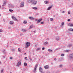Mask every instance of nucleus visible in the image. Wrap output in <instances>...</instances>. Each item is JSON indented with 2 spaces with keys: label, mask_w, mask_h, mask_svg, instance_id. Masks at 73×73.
Wrapping results in <instances>:
<instances>
[{
  "label": "nucleus",
  "mask_w": 73,
  "mask_h": 73,
  "mask_svg": "<svg viewBox=\"0 0 73 73\" xmlns=\"http://www.w3.org/2000/svg\"><path fill=\"white\" fill-rule=\"evenodd\" d=\"M10 59L11 60H12V59H13V58H12V57H10Z\"/></svg>",
  "instance_id": "37"
},
{
  "label": "nucleus",
  "mask_w": 73,
  "mask_h": 73,
  "mask_svg": "<svg viewBox=\"0 0 73 73\" xmlns=\"http://www.w3.org/2000/svg\"><path fill=\"white\" fill-rule=\"evenodd\" d=\"M33 9H34L36 10V9H37V7H33Z\"/></svg>",
  "instance_id": "27"
},
{
  "label": "nucleus",
  "mask_w": 73,
  "mask_h": 73,
  "mask_svg": "<svg viewBox=\"0 0 73 73\" xmlns=\"http://www.w3.org/2000/svg\"><path fill=\"white\" fill-rule=\"evenodd\" d=\"M44 68L46 69H48L49 68V66L48 65H46L44 66Z\"/></svg>",
  "instance_id": "6"
},
{
  "label": "nucleus",
  "mask_w": 73,
  "mask_h": 73,
  "mask_svg": "<svg viewBox=\"0 0 73 73\" xmlns=\"http://www.w3.org/2000/svg\"><path fill=\"white\" fill-rule=\"evenodd\" d=\"M1 72H3V69H2V70H1Z\"/></svg>",
  "instance_id": "41"
},
{
  "label": "nucleus",
  "mask_w": 73,
  "mask_h": 73,
  "mask_svg": "<svg viewBox=\"0 0 73 73\" xmlns=\"http://www.w3.org/2000/svg\"><path fill=\"white\" fill-rule=\"evenodd\" d=\"M44 3H45V4H48V1H45L44 2Z\"/></svg>",
  "instance_id": "21"
},
{
  "label": "nucleus",
  "mask_w": 73,
  "mask_h": 73,
  "mask_svg": "<svg viewBox=\"0 0 73 73\" xmlns=\"http://www.w3.org/2000/svg\"><path fill=\"white\" fill-rule=\"evenodd\" d=\"M56 38L57 41H58V40H59V37L57 36Z\"/></svg>",
  "instance_id": "18"
},
{
  "label": "nucleus",
  "mask_w": 73,
  "mask_h": 73,
  "mask_svg": "<svg viewBox=\"0 0 73 73\" xmlns=\"http://www.w3.org/2000/svg\"><path fill=\"white\" fill-rule=\"evenodd\" d=\"M24 65L25 66H26L27 65V64L26 62H25L24 64Z\"/></svg>",
  "instance_id": "24"
},
{
  "label": "nucleus",
  "mask_w": 73,
  "mask_h": 73,
  "mask_svg": "<svg viewBox=\"0 0 73 73\" xmlns=\"http://www.w3.org/2000/svg\"><path fill=\"white\" fill-rule=\"evenodd\" d=\"M46 40H49V38H47Z\"/></svg>",
  "instance_id": "51"
},
{
  "label": "nucleus",
  "mask_w": 73,
  "mask_h": 73,
  "mask_svg": "<svg viewBox=\"0 0 73 73\" xmlns=\"http://www.w3.org/2000/svg\"><path fill=\"white\" fill-rule=\"evenodd\" d=\"M11 50H12V51H13L14 52V51H15V50L14 49H11Z\"/></svg>",
  "instance_id": "39"
},
{
  "label": "nucleus",
  "mask_w": 73,
  "mask_h": 73,
  "mask_svg": "<svg viewBox=\"0 0 73 73\" xmlns=\"http://www.w3.org/2000/svg\"><path fill=\"white\" fill-rule=\"evenodd\" d=\"M50 21H53V19L52 18H50Z\"/></svg>",
  "instance_id": "25"
},
{
  "label": "nucleus",
  "mask_w": 73,
  "mask_h": 73,
  "mask_svg": "<svg viewBox=\"0 0 73 73\" xmlns=\"http://www.w3.org/2000/svg\"><path fill=\"white\" fill-rule=\"evenodd\" d=\"M47 73H50L49 72H47Z\"/></svg>",
  "instance_id": "50"
},
{
  "label": "nucleus",
  "mask_w": 73,
  "mask_h": 73,
  "mask_svg": "<svg viewBox=\"0 0 73 73\" xmlns=\"http://www.w3.org/2000/svg\"><path fill=\"white\" fill-rule=\"evenodd\" d=\"M27 58V57H25V59H26V58Z\"/></svg>",
  "instance_id": "47"
},
{
  "label": "nucleus",
  "mask_w": 73,
  "mask_h": 73,
  "mask_svg": "<svg viewBox=\"0 0 73 73\" xmlns=\"http://www.w3.org/2000/svg\"><path fill=\"white\" fill-rule=\"evenodd\" d=\"M36 31H34V33H36Z\"/></svg>",
  "instance_id": "49"
},
{
  "label": "nucleus",
  "mask_w": 73,
  "mask_h": 73,
  "mask_svg": "<svg viewBox=\"0 0 73 73\" xmlns=\"http://www.w3.org/2000/svg\"><path fill=\"white\" fill-rule=\"evenodd\" d=\"M9 12H13V10L12 9H10L9 10Z\"/></svg>",
  "instance_id": "35"
},
{
  "label": "nucleus",
  "mask_w": 73,
  "mask_h": 73,
  "mask_svg": "<svg viewBox=\"0 0 73 73\" xmlns=\"http://www.w3.org/2000/svg\"><path fill=\"white\" fill-rule=\"evenodd\" d=\"M22 31L23 32H26V30L24 29H22Z\"/></svg>",
  "instance_id": "19"
},
{
  "label": "nucleus",
  "mask_w": 73,
  "mask_h": 73,
  "mask_svg": "<svg viewBox=\"0 0 73 73\" xmlns=\"http://www.w3.org/2000/svg\"><path fill=\"white\" fill-rule=\"evenodd\" d=\"M0 16H1V15L0 14Z\"/></svg>",
  "instance_id": "55"
},
{
  "label": "nucleus",
  "mask_w": 73,
  "mask_h": 73,
  "mask_svg": "<svg viewBox=\"0 0 73 73\" xmlns=\"http://www.w3.org/2000/svg\"><path fill=\"white\" fill-rule=\"evenodd\" d=\"M33 0H28V2L29 3H32V1Z\"/></svg>",
  "instance_id": "10"
},
{
  "label": "nucleus",
  "mask_w": 73,
  "mask_h": 73,
  "mask_svg": "<svg viewBox=\"0 0 73 73\" xmlns=\"http://www.w3.org/2000/svg\"><path fill=\"white\" fill-rule=\"evenodd\" d=\"M48 51H49V52H51L52 51V50L50 49H48Z\"/></svg>",
  "instance_id": "34"
},
{
  "label": "nucleus",
  "mask_w": 73,
  "mask_h": 73,
  "mask_svg": "<svg viewBox=\"0 0 73 73\" xmlns=\"http://www.w3.org/2000/svg\"><path fill=\"white\" fill-rule=\"evenodd\" d=\"M29 19H31V20H35V18L32 17H29Z\"/></svg>",
  "instance_id": "11"
},
{
  "label": "nucleus",
  "mask_w": 73,
  "mask_h": 73,
  "mask_svg": "<svg viewBox=\"0 0 73 73\" xmlns=\"http://www.w3.org/2000/svg\"><path fill=\"white\" fill-rule=\"evenodd\" d=\"M52 8V6H51L49 7L47 9V10H48V11H49V10H50V8Z\"/></svg>",
  "instance_id": "14"
},
{
  "label": "nucleus",
  "mask_w": 73,
  "mask_h": 73,
  "mask_svg": "<svg viewBox=\"0 0 73 73\" xmlns=\"http://www.w3.org/2000/svg\"><path fill=\"white\" fill-rule=\"evenodd\" d=\"M69 31H73V29H69Z\"/></svg>",
  "instance_id": "26"
},
{
  "label": "nucleus",
  "mask_w": 73,
  "mask_h": 73,
  "mask_svg": "<svg viewBox=\"0 0 73 73\" xmlns=\"http://www.w3.org/2000/svg\"><path fill=\"white\" fill-rule=\"evenodd\" d=\"M10 24H13V21H11L10 22Z\"/></svg>",
  "instance_id": "17"
},
{
  "label": "nucleus",
  "mask_w": 73,
  "mask_h": 73,
  "mask_svg": "<svg viewBox=\"0 0 73 73\" xmlns=\"http://www.w3.org/2000/svg\"><path fill=\"white\" fill-rule=\"evenodd\" d=\"M18 50L19 51V52H21V49H20V48H19L18 49Z\"/></svg>",
  "instance_id": "20"
},
{
  "label": "nucleus",
  "mask_w": 73,
  "mask_h": 73,
  "mask_svg": "<svg viewBox=\"0 0 73 73\" xmlns=\"http://www.w3.org/2000/svg\"><path fill=\"white\" fill-rule=\"evenodd\" d=\"M64 55H65V54H61V56L62 57H63V56H64Z\"/></svg>",
  "instance_id": "30"
},
{
  "label": "nucleus",
  "mask_w": 73,
  "mask_h": 73,
  "mask_svg": "<svg viewBox=\"0 0 73 73\" xmlns=\"http://www.w3.org/2000/svg\"><path fill=\"white\" fill-rule=\"evenodd\" d=\"M24 54H26V53H25Z\"/></svg>",
  "instance_id": "52"
},
{
  "label": "nucleus",
  "mask_w": 73,
  "mask_h": 73,
  "mask_svg": "<svg viewBox=\"0 0 73 73\" xmlns=\"http://www.w3.org/2000/svg\"><path fill=\"white\" fill-rule=\"evenodd\" d=\"M68 14H70V11H69L68 12Z\"/></svg>",
  "instance_id": "44"
},
{
  "label": "nucleus",
  "mask_w": 73,
  "mask_h": 73,
  "mask_svg": "<svg viewBox=\"0 0 73 73\" xmlns=\"http://www.w3.org/2000/svg\"><path fill=\"white\" fill-rule=\"evenodd\" d=\"M56 58H55L54 59V60H56Z\"/></svg>",
  "instance_id": "48"
},
{
  "label": "nucleus",
  "mask_w": 73,
  "mask_h": 73,
  "mask_svg": "<svg viewBox=\"0 0 73 73\" xmlns=\"http://www.w3.org/2000/svg\"><path fill=\"white\" fill-rule=\"evenodd\" d=\"M42 20V19H39V20H38L37 21V23H39Z\"/></svg>",
  "instance_id": "15"
},
{
  "label": "nucleus",
  "mask_w": 73,
  "mask_h": 73,
  "mask_svg": "<svg viewBox=\"0 0 73 73\" xmlns=\"http://www.w3.org/2000/svg\"><path fill=\"white\" fill-rule=\"evenodd\" d=\"M36 50H40V48H37Z\"/></svg>",
  "instance_id": "32"
},
{
  "label": "nucleus",
  "mask_w": 73,
  "mask_h": 73,
  "mask_svg": "<svg viewBox=\"0 0 73 73\" xmlns=\"http://www.w3.org/2000/svg\"><path fill=\"white\" fill-rule=\"evenodd\" d=\"M29 46H30V42H28L26 43L25 48H28V47H29Z\"/></svg>",
  "instance_id": "2"
},
{
  "label": "nucleus",
  "mask_w": 73,
  "mask_h": 73,
  "mask_svg": "<svg viewBox=\"0 0 73 73\" xmlns=\"http://www.w3.org/2000/svg\"><path fill=\"white\" fill-rule=\"evenodd\" d=\"M35 21H36L37 22V21H38V20L37 19H35Z\"/></svg>",
  "instance_id": "42"
},
{
  "label": "nucleus",
  "mask_w": 73,
  "mask_h": 73,
  "mask_svg": "<svg viewBox=\"0 0 73 73\" xmlns=\"http://www.w3.org/2000/svg\"><path fill=\"white\" fill-rule=\"evenodd\" d=\"M40 24H44V21H42V22H41V23H40Z\"/></svg>",
  "instance_id": "33"
},
{
  "label": "nucleus",
  "mask_w": 73,
  "mask_h": 73,
  "mask_svg": "<svg viewBox=\"0 0 73 73\" xmlns=\"http://www.w3.org/2000/svg\"><path fill=\"white\" fill-rule=\"evenodd\" d=\"M61 25L62 26H64V22H62Z\"/></svg>",
  "instance_id": "28"
},
{
  "label": "nucleus",
  "mask_w": 73,
  "mask_h": 73,
  "mask_svg": "<svg viewBox=\"0 0 73 73\" xmlns=\"http://www.w3.org/2000/svg\"><path fill=\"white\" fill-rule=\"evenodd\" d=\"M1 7V5H0V7Z\"/></svg>",
  "instance_id": "53"
},
{
  "label": "nucleus",
  "mask_w": 73,
  "mask_h": 73,
  "mask_svg": "<svg viewBox=\"0 0 73 73\" xmlns=\"http://www.w3.org/2000/svg\"><path fill=\"white\" fill-rule=\"evenodd\" d=\"M73 45L72 44H70L69 45H67V46L68 47H70V46H72Z\"/></svg>",
  "instance_id": "22"
},
{
  "label": "nucleus",
  "mask_w": 73,
  "mask_h": 73,
  "mask_svg": "<svg viewBox=\"0 0 73 73\" xmlns=\"http://www.w3.org/2000/svg\"><path fill=\"white\" fill-rule=\"evenodd\" d=\"M31 4L33 5H35V4H37V1L36 0H33Z\"/></svg>",
  "instance_id": "1"
},
{
  "label": "nucleus",
  "mask_w": 73,
  "mask_h": 73,
  "mask_svg": "<svg viewBox=\"0 0 73 73\" xmlns=\"http://www.w3.org/2000/svg\"><path fill=\"white\" fill-rule=\"evenodd\" d=\"M32 28H33V26H30V27H29V29H32Z\"/></svg>",
  "instance_id": "29"
},
{
  "label": "nucleus",
  "mask_w": 73,
  "mask_h": 73,
  "mask_svg": "<svg viewBox=\"0 0 73 73\" xmlns=\"http://www.w3.org/2000/svg\"><path fill=\"white\" fill-rule=\"evenodd\" d=\"M12 19H13V20H14L15 21H17V19L16 17H15L12 16Z\"/></svg>",
  "instance_id": "4"
},
{
  "label": "nucleus",
  "mask_w": 73,
  "mask_h": 73,
  "mask_svg": "<svg viewBox=\"0 0 73 73\" xmlns=\"http://www.w3.org/2000/svg\"><path fill=\"white\" fill-rule=\"evenodd\" d=\"M9 7L10 8H13L14 6L12 5H9Z\"/></svg>",
  "instance_id": "12"
},
{
  "label": "nucleus",
  "mask_w": 73,
  "mask_h": 73,
  "mask_svg": "<svg viewBox=\"0 0 73 73\" xmlns=\"http://www.w3.org/2000/svg\"><path fill=\"white\" fill-rule=\"evenodd\" d=\"M67 20L68 21H70V19H68Z\"/></svg>",
  "instance_id": "38"
},
{
  "label": "nucleus",
  "mask_w": 73,
  "mask_h": 73,
  "mask_svg": "<svg viewBox=\"0 0 73 73\" xmlns=\"http://www.w3.org/2000/svg\"><path fill=\"white\" fill-rule=\"evenodd\" d=\"M39 70L40 72H41V73H42V68L40 67L39 68Z\"/></svg>",
  "instance_id": "7"
},
{
  "label": "nucleus",
  "mask_w": 73,
  "mask_h": 73,
  "mask_svg": "<svg viewBox=\"0 0 73 73\" xmlns=\"http://www.w3.org/2000/svg\"><path fill=\"white\" fill-rule=\"evenodd\" d=\"M48 42L46 41L44 43V45H46V44H48Z\"/></svg>",
  "instance_id": "23"
},
{
  "label": "nucleus",
  "mask_w": 73,
  "mask_h": 73,
  "mask_svg": "<svg viewBox=\"0 0 73 73\" xmlns=\"http://www.w3.org/2000/svg\"><path fill=\"white\" fill-rule=\"evenodd\" d=\"M62 13H65V11H63L62 12Z\"/></svg>",
  "instance_id": "45"
},
{
  "label": "nucleus",
  "mask_w": 73,
  "mask_h": 73,
  "mask_svg": "<svg viewBox=\"0 0 73 73\" xmlns=\"http://www.w3.org/2000/svg\"><path fill=\"white\" fill-rule=\"evenodd\" d=\"M6 3H7V2H4V3H3V5H2V6H3V7H4V6H5V5H6Z\"/></svg>",
  "instance_id": "13"
},
{
  "label": "nucleus",
  "mask_w": 73,
  "mask_h": 73,
  "mask_svg": "<svg viewBox=\"0 0 73 73\" xmlns=\"http://www.w3.org/2000/svg\"><path fill=\"white\" fill-rule=\"evenodd\" d=\"M21 65V62H19L17 64V66H19V65Z\"/></svg>",
  "instance_id": "8"
},
{
  "label": "nucleus",
  "mask_w": 73,
  "mask_h": 73,
  "mask_svg": "<svg viewBox=\"0 0 73 73\" xmlns=\"http://www.w3.org/2000/svg\"><path fill=\"white\" fill-rule=\"evenodd\" d=\"M70 57L71 58H73V54H70Z\"/></svg>",
  "instance_id": "16"
},
{
  "label": "nucleus",
  "mask_w": 73,
  "mask_h": 73,
  "mask_svg": "<svg viewBox=\"0 0 73 73\" xmlns=\"http://www.w3.org/2000/svg\"><path fill=\"white\" fill-rule=\"evenodd\" d=\"M44 49H45V48L43 47L42 48V50H44Z\"/></svg>",
  "instance_id": "43"
},
{
  "label": "nucleus",
  "mask_w": 73,
  "mask_h": 73,
  "mask_svg": "<svg viewBox=\"0 0 73 73\" xmlns=\"http://www.w3.org/2000/svg\"><path fill=\"white\" fill-rule=\"evenodd\" d=\"M24 6V2H23L21 3V7H23Z\"/></svg>",
  "instance_id": "3"
},
{
  "label": "nucleus",
  "mask_w": 73,
  "mask_h": 73,
  "mask_svg": "<svg viewBox=\"0 0 73 73\" xmlns=\"http://www.w3.org/2000/svg\"><path fill=\"white\" fill-rule=\"evenodd\" d=\"M0 63H1V62H0Z\"/></svg>",
  "instance_id": "54"
},
{
  "label": "nucleus",
  "mask_w": 73,
  "mask_h": 73,
  "mask_svg": "<svg viewBox=\"0 0 73 73\" xmlns=\"http://www.w3.org/2000/svg\"><path fill=\"white\" fill-rule=\"evenodd\" d=\"M68 25L69 27H73V24L72 23H69L68 24Z\"/></svg>",
  "instance_id": "9"
},
{
  "label": "nucleus",
  "mask_w": 73,
  "mask_h": 73,
  "mask_svg": "<svg viewBox=\"0 0 73 73\" xmlns=\"http://www.w3.org/2000/svg\"><path fill=\"white\" fill-rule=\"evenodd\" d=\"M3 32V30L1 29H0V32Z\"/></svg>",
  "instance_id": "36"
},
{
  "label": "nucleus",
  "mask_w": 73,
  "mask_h": 73,
  "mask_svg": "<svg viewBox=\"0 0 73 73\" xmlns=\"http://www.w3.org/2000/svg\"><path fill=\"white\" fill-rule=\"evenodd\" d=\"M66 52H69V50H66Z\"/></svg>",
  "instance_id": "46"
},
{
  "label": "nucleus",
  "mask_w": 73,
  "mask_h": 73,
  "mask_svg": "<svg viewBox=\"0 0 73 73\" xmlns=\"http://www.w3.org/2000/svg\"><path fill=\"white\" fill-rule=\"evenodd\" d=\"M38 66V65L37 64H36L35 66V67L34 68V72H35L36 71V68H37V66Z\"/></svg>",
  "instance_id": "5"
},
{
  "label": "nucleus",
  "mask_w": 73,
  "mask_h": 73,
  "mask_svg": "<svg viewBox=\"0 0 73 73\" xmlns=\"http://www.w3.org/2000/svg\"><path fill=\"white\" fill-rule=\"evenodd\" d=\"M60 67H62V65H60V66H59Z\"/></svg>",
  "instance_id": "40"
},
{
  "label": "nucleus",
  "mask_w": 73,
  "mask_h": 73,
  "mask_svg": "<svg viewBox=\"0 0 73 73\" xmlns=\"http://www.w3.org/2000/svg\"><path fill=\"white\" fill-rule=\"evenodd\" d=\"M23 23L24 24H26V23H27V21H24Z\"/></svg>",
  "instance_id": "31"
}]
</instances>
